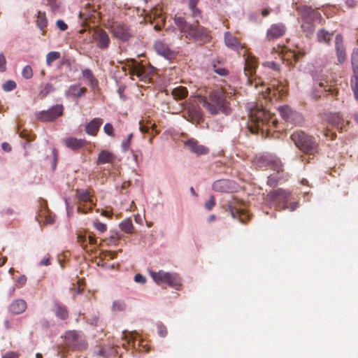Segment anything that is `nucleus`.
<instances>
[{"label":"nucleus","mask_w":358,"mask_h":358,"mask_svg":"<svg viewBox=\"0 0 358 358\" xmlns=\"http://www.w3.org/2000/svg\"><path fill=\"white\" fill-rule=\"evenodd\" d=\"M36 24L40 29L43 30L46 27L48 22L44 13H38L36 20Z\"/></svg>","instance_id":"nucleus-42"},{"label":"nucleus","mask_w":358,"mask_h":358,"mask_svg":"<svg viewBox=\"0 0 358 358\" xmlns=\"http://www.w3.org/2000/svg\"><path fill=\"white\" fill-rule=\"evenodd\" d=\"M291 139L295 145L304 154L315 155L319 151V145L315 138L303 131H294Z\"/></svg>","instance_id":"nucleus-4"},{"label":"nucleus","mask_w":358,"mask_h":358,"mask_svg":"<svg viewBox=\"0 0 358 358\" xmlns=\"http://www.w3.org/2000/svg\"><path fill=\"white\" fill-rule=\"evenodd\" d=\"M224 43L228 48L236 51L242 50L244 48L238 38L233 36L229 31H227L224 34Z\"/></svg>","instance_id":"nucleus-19"},{"label":"nucleus","mask_w":358,"mask_h":358,"mask_svg":"<svg viewBox=\"0 0 358 358\" xmlns=\"http://www.w3.org/2000/svg\"><path fill=\"white\" fill-rule=\"evenodd\" d=\"M334 36V32H329L325 29H320L316 33L317 42L329 45L331 40Z\"/></svg>","instance_id":"nucleus-24"},{"label":"nucleus","mask_w":358,"mask_h":358,"mask_svg":"<svg viewBox=\"0 0 358 358\" xmlns=\"http://www.w3.org/2000/svg\"><path fill=\"white\" fill-rule=\"evenodd\" d=\"M39 206L36 216L38 223L43 222L45 224L54 223V216L48 208L47 201L40 199L38 200Z\"/></svg>","instance_id":"nucleus-13"},{"label":"nucleus","mask_w":358,"mask_h":358,"mask_svg":"<svg viewBox=\"0 0 358 358\" xmlns=\"http://www.w3.org/2000/svg\"><path fill=\"white\" fill-rule=\"evenodd\" d=\"M60 52L57 51H52L46 55V64L48 66H51L52 63L60 57Z\"/></svg>","instance_id":"nucleus-39"},{"label":"nucleus","mask_w":358,"mask_h":358,"mask_svg":"<svg viewBox=\"0 0 358 358\" xmlns=\"http://www.w3.org/2000/svg\"><path fill=\"white\" fill-rule=\"evenodd\" d=\"M94 227L100 232H104L107 229L106 224L98 221L94 222Z\"/></svg>","instance_id":"nucleus-50"},{"label":"nucleus","mask_w":358,"mask_h":358,"mask_svg":"<svg viewBox=\"0 0 358 358\" xmlns=\"http://www.w3.org/2000/svg\"><path fill=\"white\" fill-rule=\"evenodd\" d=\"M330 121L333 124L338 125L342 121V117L339 114H334L331 116Z\"/></svg>","instance_id":"nucleus-52"},{"label":"nucleus","mask_w":358,"mask_h":358,"mask_svg":"<svg viewBox=\"0 0 358 358\" xmlns=\"http://www.w3.org/2000/svg\"><path fill=\"white\" fill-rule=\"evenodd\" d=\"M6 58L5 56L3 54H0V71L3 72L6 71Z\"/></svg>","instance_id":"nucleus-54"},{"label":"nucleus","mask_w":358,"mask_h":358,"mask_svg":"<svg viewBox=\"0 0 358 358\" xmlns=\"http://www.w3.org/2000/svg\"><path fill=\"white\" fill-rule=\"evenodd\" d=\"M134 280L138 283L145 284L146 282V278L141 273H137L134 276Z\"/></svg>","instance_id":"nucleus-55"},{"label":"nucleus","mask_w":358,"mask_h":358,"mask_svg":"<svg viewBox=\"0 0 358 358\" xmlns=\"http://www.w3.org/2000/svg\"><path fill=\"white\" fill-rule=\"evenodd\" d=\"M125 303L122 300L115 301L112 306V310L113 311H122L125 309Z\"/></svg>","instance_id":"nucleus-43"},{"label":"nucleus","mask_w":358,"mask_h":358,"mask_svg":"<svg viewBox=\"0 0 358 358\" xmlns=\"http://www.w3.org/2000/svg\"><path fill=\"white\" fill-rule=\"evenodd\" d=\"M231 215L234 218H237L241 223H246L249 219V215L247 211L241 206H238L235 203H230L229 205Z\"/></svg>","instance_id":"nucleus-17"},{"label":"nucleus","mask_w":358,"mask_h":358,"mask_svg":"<svg viewBox=\"0 0 358 358\" xmlns=\"http://www.w3.org/2000/svg\"><path fill=\"white\" fill-rule=\"evenodd\" d=\"M155 48L159 54L166 58L170 57L171 55V52L168 46L160 41H158L155 43Z\"/></svg>","instance_id":"nucleus-30"},{"label":"nucleus","mask_w":358,"mask_h":358,"mask_svg":"<svg viewBox=\"0 0 358 358\" xmlns=\"http://www.w3.org/2000/svg\"><path fill=\"white\" fill-rule=\"evenodd\" d=\"M87 241L91 245H95L96 244V240L94 235L89 234L87 236Z\"/></svg>","instance_id":"nucleus-61"},{"label":"nucleus","mask_w":358,"mask_h":358,"mask_svg":"<svg viewBox=\"0 0 358 358\" xmlns=\"http://www.w3.org/2000/svg\"><path fill=\"white\" fill-rule=\"evenodd\" d=\"M130 143L131 142H129V140L125 139L122 141L121 146L123 152H126L129 150Z\"/></svg>","instance_id":"nucleus-59"},{"label":"nucleus","mask_w":358,"mask_h":358,"mask_svg":"<svg viewBox=\"0 0 358 358\" xmlns=\"http://www.w3.org/2000/svg\"><path fill=\"white\" fill-rule=\"evenodd\" d=\"M228 182L227 180H218L213 183V188L217 192H227L229 190Z\"/></svg>","instance_id":"nucleus-32"},{"label":"nucleus","mask_w":358,"mask_h":358,"mask_svg":"<svg viewBox=\"0 0 358 358\" xmlns=\"http://www.w3.org/2000/svg\"><path fill=\"white\" fill-rule=\"evenodd\" d=\"M103 131L106 135H108L110 137L115 136L114 128H113V126L110 123H106L104 125Z\"/></svg>","instance_id":"nucleus-46"},{"label":"nucleus","mask_w":358,"mask_h":358,"mask_svg":"<svg viewBox=\"0 0 358 358\" xmlns=\"http://www.w3.org/2000/svg\"><path fill=\"white\" fill-rule=\"evenodd\" d=\"M102 124L103 120L101 118H94L85 125L86 133L91 136H96Z\"/></svg>","instance_id":"nucleus-21"},{"label":"nucleus","mask_w":358,"mask_h":358,"mask_svg":"<svg viewBox=\"0 0 358 358\" xmlns=\"http://www.w3.org/2000/svg\"><path fill=\"white\" fill-rule=\"evenodd\" d=\"M26 282L27 278L25 275H21L17 280V282L22 286L24 285L26 283Z\"/></svg>","instance_id":"nucleus-63"},{"label":"nucleus","mask_w":358,"mask_h":358,"mask_svg":"<svg viewBox=\"0 0 358 358\" xmlns=\"http://www.w3.org/2000/svg\"><path fill=\"white\" fill-rule=\"evenodd\" d=\"M114 159V155L111 152L103 150L98 155L97 164H103L106 163H112Z\"/></svg>","instance_id":"nucleus-28"},{"label":"nucleus","mask_w":358,"mask_h":358,"mask_svg":"<svg viewBox=\"0 0 358 358\" xmlns=\"http://www.w3.org/2000/svg\"><path fill=\"white\" fill-rule=\"evenodd\" d=\"M120 239V236L117 232H111V234L108 238L110 243L116 245Z\"/></svg>","instance_id":"nucleus-47"},{"label":"nucleus","mask_w":358,"mask_h":358,"mask_svg":"<svg viewBox=\"0 0 358 358\" xmlns=\"http://www.w3.org/2000/svg\"><path fill=\"white\" fill-rule=\"evenodd\" d=\"M289 198L290 192L280 188L271 191L266 195V201L271 202L278 210L287 208V202Z\"/></svg>","instance_id":"nucleus-9"},{"label":"nucleus","mask_w":358,"mask_h":358,"mask_svg":"<svg viewBox=\"0 0 358 358\" xmlns=\"http://www.w3.org/2000/svg\"><path fill=\"white\" fill-rule=\"evenodd\" d=\"M77 238H78V242L80 244V245L83 248H87V236L83 235V234H78Z\"/></svg>","instance_id":"nucleus-49"},{"label":"nucleus","mask_w":358,"mask_h":358,"mask_svg":"<svg viewBox=\"0 0 358 358\" xmlns=\"http://www.w3.org/2000/svg\"><path fill=\"white\" fill-rule=\"evenodd\" d=\"M50 256L49 255H46L39 263L40 266H49L50 265Z\"/></svg>","instance_id":"nucleus-57"},{"label":"nucleus","mask_w":358,"mask_h":358,"mask_svg":"<svg viewBox=\"0 0 358 358\" xmlns=\"http://www.w3.org/2000/svg\"><path fill=\"white\" fill-rule=\"evenodd\" d=\"M55 91L54 86L50 83L41 85L40 90V95L42 98L45 97L48 94Z\"/></svg>","instance_id":"nucleus-38"},{"label":"nucleus","mask_w":358,"mask_h":358,"mask_svg":"<svg viewBox=\"0 0 358 358\" xmlns=\"http://www.w3.org/2000/svg\"><path fill=\"white\" fill-rule=\"evenodd\" d=\"M187 5L192 12V16L193 18L199 20L201 18V11L196 6L199 3V0H183Z\"/></svg>","instance_id":"nucleus-26"},{"label":"nucleus","mask_w":358,"mask_h":358,"mask_svg":"<svg viewBox=\"0 0 358 358\" xmlns=\"http://www.w3.org/2000/svg\"><path fill=\"white\" fill-rule=\"evenodd\" d=\"M350 87L353 92L355 100L358 101V76H352L350 80Z\"/></svg>","instance_id":"nucleus-37"},{"label":"nucleus","mask_w":358,"mask_h":358,"mask_svg":"<svg viewBox=\"0 0 358 358\" xmlns=\"http://www.w3.org/2000/svg\"><path fill=\"white\" fill-rule=\"evenodd\" d=\"M285 27L281 23L274 24L267 30L266 37L268 40H274L282 36L285 33Z\"/></svg>","instance_id":"nucleus-18"},{"label":"nucleus","mask_w":358,"mask_h":358,"mask_svg":"<svg viewBox=\"0 0 358 358\" xmlns=\"http://www.w3.org/2000/svg\"><path fill=\"white\" fill-rule=\"evenodd\" d=\"M86 91L87 89L85 87H80L78 85H73L69 87L67 95L73 97H81L85 94Z\"/></svg>","instance_id":"nucleus-29"},{"label":"nucleus","mask_w":358,"mask_h":358,"mask_svg":"<svg viewBox=\"0 0 358 358\" xmlns=\"http://www.w3.org/2000/svg\"><path fill=\"white\" fill-rule=\"evenodd\" d=\"M249 116L252 122L250 130L252 134H257L259 131L263 132L264 129L269 130L271 127H277L278 120L275 115L262 107L251 108Z\"/></svg>","instance_id":"nucleus-2"},{"label":"nucleus","mask_w":358,"mask_h":358,"mask_svg":"<svg viewBox=\"0 0 358 358\" xmlns=\"http://www.w3.org/2000/svg\"><path fill=\"white\" fill-rule=\"evenodd\" d=\"M215 71L220 76H225L228 73V71L224 68H219V69H215Z\"/></svg>","instance_id":"nucleus-62"},{"label":"nucleus","mask_w":358,"mask_h":358,"mask_svg":"<svg viewBox=\"0 0 358 358\" xmlns=\"http://www.w3.org/2000/svg\"><path fill=\"white\" fill-rule=\"evenodd\" d=\"M64 143L69 148L76 150L85 146L87 142L85 139H77L73 137H69L64 140Z\"/></svg>","instance_id":"nucleus-22"},{"label":"nucleus","mask_w":358,"mask_h":358,"mask_svg":"<svg viewBox=\"0 0 358 358\" xmlns=\"http://www.w3.org/2000/svg\"><path fill=\"white\" fill-rule=\"evenodd\" d=\"M215 198L214 196H211L210 198V199L206 202L205 203V208L208 210H210L213 209V208L215 206Z\"/></svg>","instance_id":"nucleus-51"},{"label":"nucleus","mask_w":358,"mask_h":358,"mask_svg":"<svg viewBox=\"0 0 358 358\" xmlns=\"http://www.w3.org/2000/svg\"><path fill=\"white\" fill-rule=\"evenodd\" d=\"M335 50L338 64H343L346 59V52L341 34H337L335 37Z\"/></svg>","instance_id":"nucleus-16"},{"label":"nucleus","mask_w":358,"mask_h":358,"mask_svg":"<svg viewBox=\"0 0 358 358\" xmlns=\"http://www.w3.org/2000/svg\"><path fill=\"white\" fill-rule=\"evenodd\" d=\"M19 355L15 352H8L2 356V358H18Z\"/></svg>","instance_id":"nucleus-60"},{"label":"nucleus","mask_w":358,"mask_h":358,"mask_svg":"<svg viewBox=\"0 0 358 358\" xmlns=\"http://www.w3.org/2000/svg\"><path fill=\"white\" fill-rule=\"evenodd\" d=\"M128 69L129 74L133 80L134 76H136L140 81H143L145 83L150 82V76L153 72L152 69H146L142 64L132 59L128 64Z\"/></svg>","instance_id":"nucleus-8"},{"label":"nucleus","mask_w":358,"mask_h":358,"mask_svg":"<svg viewBox=\"0 0 358 358\" xmlns=\"http://www.w3.org/2000/svg\"><path fill=\"white\" fill-rule=\"evenodd\" d=\"M92 39L96 43L97 48L105 50L110 44V39L108 33L102 29H96L93 31Z\"/></svg>","instance_id":"nucleus-14"},{"label":"nucleus","mask_w":358,"mask_h":358,"mask_svg":"<svg viewBox=\"0 0 358 358\" xmlns=\"http://www.w3.org/2000/svg\"><path fill=\"white\" fill-rule=\"evenodd\" d=\"M157 332L159 336L165 337L167 335V329L164 325H159L157 327Z\"/></svg>","instance_id":"nucleus-53"},{"label":"nucleus","mask_w":358,"mask_h":358,"mask_svg":"<svg viewBox=\"0 0 358 358\" xmlns=\"http://www.w3.org/2000/svg\"><path fill=\"white\" fill-rule=\"evenodd\" d=\"M88 322L92 325L98 326L99 323V317L97 315H94L92 318L88 319Z\"/></svg>","instance_id":"nucleus-58"},{"label":"nucleus","mask_w":358,"mask_h":358,"mask_svg":"<svg viewBox=\"0 0 358 358\" xmlns=\"http://www.w3.org/2000/svg\"><path fill=\"white\" fill-rule=\"evenodd\" d=\"M351 64L353 75L358 76V49H354L351 55Z\"/></svg>","instance_id":"nucleus-36"},{"label":"nucleus","mask_w":358,"mask_h":358,"mask_svg":"<svg viewBox=\"0 0 358 358\" xmlns=\"http://www.w3.org/2000/svg\"><path fill=\"white\" fill-rule=\"evenodd\" d=\"M76 197L81 202L86 204L78 206L77 211L78 213L86 214L90 211L95 205L93 203L92 196L90 189H78L76 192Z\"/></svg>","instance_id":"nucleus-12"},{"label":"nucleus","mask_w":358,"mask_h":358,"mask_svg":"<svg viewBox=\"0 0 358 358\" xmlns=\"http://www.w3.org/2000/svg\"><path fill=\"white\" fill-rule=\"evenodd\" d=\"M27 308V303L23 299H17L11 303L9 310L13 314H20Z\"/></svg>","instance_id":"nucleus-23"},{"label":"nucleus","mask_w":358,"mask_h":358,"mask_svg":"<svg viewBox=\"0 0 358 358\" xmlns=\"http://www.w3.org/2000/svg\"><path fill=\"white\" fill-rule=\"evenodd\" d=\"M199 20L195 19L193 23L189 24L182 17H176L174 18L175 24L180 31L185 35L186 38L202 42L208 41L210 38L209 31L207 29L199 24Z\"/></svg>","instance_id":"nucleus-3"},{"label":"nucleus","mask_w":358,"mask_h":358,"mask_svg":"<svg viewBox=\"0 0 358 358\" xmlns=\"http://www.w3.org/2000/svg\"><path fill=\"white\" fill-rule=\"evenodd\" d=\"M120 227L122 231L129 234H132L134 229L132 221L129 218L122 220L120 224Z\"/></svg>","instance_id":"nucleus-31"},{"label":"nucleus","mask_w":358,"mask_h":358,"mask_svg":"<svg viewBox=\"0 0 358 358\" xmlns=\"http://www.w3.org/2000/svg\"><path fill=\"white\" fill-rule=\"evenodd\" d=\"M279 113L280 116L287 122H293L294 117L296 115V113L294 112L292 108L288 106H280L279 108Z\"/></svg>","instance_id":"nucleus-25"},{"label":"nucleus","mask_w":358,"mask_h":358,"mask_svg":"<svg viewBox=\"0 0 358 358\" xmlns=\"http://www.w3.org/2000/svg\"><path fill=\"white\" fill-rule=\"evenodd\" d=\"M243 57L245 60L244 73L247 77V83L257 87L259 85H262V82L261 78L255 76L257 66V59L249 53H244Z\"/></svg>","instance_id":"nucleus-6"},{"label":"nucleus","mask_w":358,"mask_h":358,"mask_svg":"<svg viewBox=\"0 0 358 358\" xmlns=\"http://www.w3.org/2000/svg\"><path fill=\"white\" fill-rule=\"evenodd\" d=\"M319 86L324 89L325 92H328L332 96H337L338 94V90L331 85H329L327 82H320Z\"/></svg>","instance_id":"nucleus-35"},{"label":"nucleus","mask_w":358,"mask_h":358,"mask_svg":"<svg viewBox=\"0 0 358 358\" xmlns=\"http://www.w3.org/2000/svg\"><path fill=\"white\" fill-rule=\"evenodd\" d=\"M313 22H302L301 28L303 31L306 32L307 36L312 34L314 31L315 28Z\"/></svg>","instance_id":"nucleus-40"},{"label":"nucleus","mask_w":358,"mask_h":358,"mask_svg":"<svg viewBox=\"0 0 358 358\" xmlns=\"http://www.w3.org/2000/svg\"><path fill=\"white\" fill-rule=\"evenodd\" d=\"M82 76L84 79L87 80L92 88L94 89L98 86V80L94 77L92 71L89 69H85L82 71Z\"/></svg>","instance_id":"nucleus-27"},{"label":"nucleus","mask_w":358,"mask_h":358,"mask_svg":"<svg viewBox=\"0 0 358 358\" xmlns=\"http://www.w3.org/2000/svg\"><path fill=\"white\" fill-rule=\"evenodd\" d=\"M22 76L25 79H30L33 76V71L31 66L27 65L23 68Z\"/></svg>","instance_id":"nucleus-45"},{"label":"nucleus","mask_w":358,"mask_h":358,"mask_svg":"<svg viewBox=\"0 0 358 358\" xmlns=\"http://www.w3.org/2000/svg\"><path fill=\"white\" fill-rule=\"evenodd\" d=\"M188 94V91L186 87L180 86L178 87H176L172 91V95L176 98L178 99H185Z\"/></svg>","instance_id":"nucleus-33"},{"label":"nucleus","mask_w":358,"mask_h":358,"mask_svg":"<svg viewBox=\"0 0 358 358\" xmlns=\"http://www.w3.org/2000/svg\"><path fill=\"white\" fill-rule=\"evenodd\" d=\"M108 29L114 38L122 42H127L133 36V31L130 26L122 22L112 21Z\"/></svg>","instance_id":"nucleus-7"},{"label":"nucleus","mask_w":358,"mask_h":358,"mask_svg":"<svg viewBox=\"0 0 358 358\" xmlns=\"http://www.w3.org/2000/svg\"><path fill=\"white\" fill-rule=\"evenodd\" d=\"M64 106L57 104L48 110H41L35 113L36 118L44 122H53L63 115Z\"/></svg>","instance_id":"nucleus-11"},{"label":"nucleus","mask_w":358,"mask_h":358,"mask_svg":"<svg viewBox=\"0 0 358 358\" xmlns=\"http://www.w3.org/2000/svg\"><path fill=\"white\" fill-rule=\"evenodd\" d=\"M199 102L212 115L222 113L227 115L231 113L229 103L226 100L224 92L222 90L210 92L208 97L199 96Z\"/></svg>","instance_id":"nucleus-1"},{"label":"nucleus","mask_w":358,"mask_h":358,"mask_svg":"<svg viewBox=\"0 0 358 358\" xmlns=\"http://www.w3.org/2000/svg\"><path fill=\"white\" fill-rule=\"evenodd\" d=\"M133 158L136 163L138 164L143 160V155L140 150H132Z\"/></svg>","instance_id":"nucleus-48"},{"label":"nucleus","mask_w":358,"mask_h":358,"mask_svg":"<svg viewBox=\"0 0 358 358\" xmlns=\"http://www.w3.org/2000/svg\"><path fill=\"white\" fill-rule=\"evenodd\" d=\"M55 313L57 317L62 320H66L69 317V313L66 308L58 303L55 305Z\"/></svg>","instance_id":"nucleus-34"},{"label":"nucleus","mask_w":358,"mask_h":358,"mask_svg":"<svg viewBox=\"0 0 358 358\" xmlns=\"http://www.w3.org/2000/svg\"><path fill=\"white\" fill-rule=\"evenodd\" d=\"M296 10L302 20L305 22H313L315 19L320 17V14L310 6H299L296 8Z\"/></svg>","instance_id":"nucleus-15"},{"label":"nucleus","mask_w":358,"mask_h":358,"mask_svg":"<svg viewBox=\"0 0 358 358\" xmlns=\"http://www.w3.org/2000/svg\"><path fill=\"white\" fill-rule=\"evenodd\" d=\"M150 275L153 280L159 285L166 284L177 290L180 289L182 286L181 279L176 273L165 272L162 270L157 272L150 271Z\"/></svg>","instance_id":"nucleus-5"},{"label":"nucleus","mask_w":358,"mask_h":358,"mask_svg":"<svg viewBox=\"0 0 358 358\" xmlns=\"http://www.w3.org/2000/svg\"><path fill=\"white\" fill-rule=\"evenodd\" d=\"M56 24L57 28L62 31H66L68 29V25L62 20H58Z\"/></svg>","instance_id":"nucleus-56"},{"label":"nucleus","mask_w":358,"mask_h":358,"mask_svg":"<svg viewBox=\"0 0 358 358\" xmlns=\"http://www.w3.org/2000/svg\"><path fill=\"white\" fill-rule=\"evenodd\" d=\"M65 345L76 350H82L87 348V344L82 334L76 331H70L64 336Z\"/></svg>","instance_id":"nucleus-10"},{"label":"nucleus","mask_w":358,"mask_h":358,"mask_svg":"<svg viewBox=\"0 0 358 358\" xmlns=\"http://www.w3.org/2000/svg\"><path fill=\"white\" fill-rule=\"evenodd\" d=\"M17 87L16 83L14 80H7L2 86L5 92H10L15 90Z\"/></svg>","instance_id":"nucleus-44"},{"label":"nucleus","mask_w":358,"mask_h":358,"mask_svg":"<svg viewBox=\"0 0 358 358\" xmlns=\"http://www.w3.org/2000/svg\"><path fill=\"white\" fill-rule=\"evenodd\" d=\"M275 85L273 84L272 87H267V90L269 91L270 94H272V95L275 96L276 93L278 92L279 94L278 96L282 97L284 94V87L283 86H277L276 88H275Z\"/></svg>","instance_id":"nucleus-41"},{"label":"nucleus","mask_w":358,"mask_h":358,"mask_svg":"<svg viewBox=\"0 0 358 358\" xmlns=\"http://www.w3.org/2000/svg\"><path fill=\"white\" fill-rule=\"evenodd\" d=\"M185 145L191 152L197 155H206L209 152L208 148L203 145H199L198 142L194 139L187 140Z\"/></svg>","instance_id":"nucleus-20"},{"label":"nucleus","mask_w":358,"mask_h":358,"mask_svg":"<svg viewBox=\"0 0 358 358\" xmlns=\"http://www.w3.org/2000/svg\"><path fill=\"white\" fill-rule=\"evenodd\" d=\"M95 353L97 355L106 357V352L103 348H99V349L96 351H95Z\"/></svg>","instance_id":"nucleus-64"}]
</instances>
